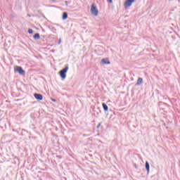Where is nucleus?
I'll return each instance as SVG.
<instances>
[{
	"label": "nucleus",
	"mask_w": 180,
	"mask_h": 180,
	"mask_svg": "<svg viewBox=\"0 0 180 180\" xmlns=\"http://www.w3.org/2000/svg\"><path fill=\"white\" fill-rule=\"evenodd\" d=\"M27 16H28L29 18H30L31 15H30V14H27Z\"/></svg>",
	"instance_id": "18"
},
{
	"label": "nucleus",
	"mask_w": 180,
	"mask_h": 180,
	"mask_svg": "<svg viewBox=\"0 0 180 180\" xmlns=\"http://www.w3.org/2000/svg\"><path fill=\"white\" fill-rule=\"evenodd\" d=\"M53 102H56V100L53 99Z\"/></svg>",
	"instance_id": "19"
},
{
	"label": "nucleus",
	"mask_w": 180,
	"mask_h": 180,
	"mask_svg": "<svg viewBox=\"0 0 180 180\" xmlns=\"http://www.w3.org/2000/svg\"><path fill=\"white\" fill-rule=\"evenodd\" d=\"M34 96L35 99H37V101H43V95H41L40 94L35 93L34 94Z\"/></svg>",
	"instance_id": "5"
},
{
	"label": "nucleus",
	"mask_w": 180,
	"mask_h": 180,
	"mask_svg": "<svg viewBox=\"0 0 180 180\" xmlns=\"http://www.w3.org/2000/svg\"><path fill=\"white\" fill-rule=\"evenodd\" d=\"M143 84V78L139 77L136 85L140 86Z\"/></svg>",
	"instance_id": "10"
},
{
	"label": "nucleus",
	"mask_w": 180,
	"mask_h": 180,
	"mask_svg": "<svg viewBox=\"0 0 180 180\" xmlns=\"http://www.w3.org/2000/svg\"><path fill=\"white\" fill-rule=\"evenodd\" d=\"M102 106H103V109L105 112H108L109 110V107H108V105H106V103H103Z\"/></svg>",
	"instance_id": "7"
},
{
	"label": "nucleus",
	"mask_w": 180,
	"mask_h": 180,
	"mask_svg": "<svg viewBox=\"0 0 180 180\" xmlns=\"http://www.w3.org/2000/svg\"><path fill=\"white\" fill-rule=\"evenodd\" d=\"M34 39L35 40H39V39H40V34H39V33L35 34L34 35Z\"/></svg>",
	"instance_id": "11"
},
{
	"label": "nucleus",
	"mask_w": 180,
	"mask_h": 180,
	"mask_svg": "<svg viewBox=\"0 0 180 180\" xmlns=\"http://www.w3.org/2000/svg\"><path fill=\"white\" fill-rule=\"evenodd\" d=\"M145 167H146V169L148 174H149L150 173V163H148V162L146 161L145 163Z\"/></svg>",
	"instance_id": "8"
},
{
	"label": "nucleus",
	"mask_w": 180,
	"mask_h": 180,
	"mask_svg": "<svg viewBox=\"0 0 180 180\" xmlns=\"http://www.w3.org/2000/svg\"><path fill=\"white\" fill-rule=\"evenodd\" d=\"M56 157H57V158H62V157L60 155H56Z\"/></svg>",
	"instance_id": "17"
},
{
	"label": "nucleus",
	"mask_w": 180,
	"mask_h": 180,
	"mask_svg": "<svg viewBox=\"0 0 180 180\" xmlns=\"http://www.w3.org/2000/svg\"><path fill=\"white\" fill-rule=\"evenodd\" d=\"M99 127H101V124H98L97 126V129H99Z\"/></svg>",
	"instance_id": "16"
},
{
	"label": "nucleus",
	"mask_w": 180,
	"mask_h": 180,
	"mask_svg": "<svg viewBox=\"0 0 180 180\" xmlns=\"http://www.w3.org/2000/svg\"><path fill=\"white\" fill-rule=\"evenodd\" d=\"M58 44H61V39H59Z\"/></svg>",
	"instance_id": "14"
},
{
	"label": "nucleus",
	"mask_w": 180,
	"mask_h": 180,
	"mask_svg": "<svg viewBox=\"0 0 180 180\" xmlns=\"http://www.w3.org/2000/svg\"><path fill=\"white\" fill-rule=\"evenodd\" d=\"M101 63L102 64H105V65H109L110 64V61H109V60H108V58H103L101 60Z\"/></svg>",
	"instance_id": "6"
},
{
	"label": "nucleus",
	"mask_w": 180,
	"mask_h": 180,
	"mask_svg": "<svg viewBox=\"0 0 180 180\" xmlns=\"http://www.w3.org/2000/svg\"><path fill=\"white\" fill-rule=\"evenodd\" d=\"M13 131H15V129H13Z\"/></svg>",
	"instance_id": "20"
},
{
	"label": "nucleus",
	"mask_w": 180,
	"mask_h": 180,
	"mask_svg": "<svg viewBox=\"0 0 180 180\" xmlns=\"http://www.w3.org/2000/svg\"><path fill=\"white\" fill-rule=\"evenodd\" d=\"M90 12L94 16H98V14L99 13L98 8H96V6L95 4L91 5Z\"/></svg>",
	"instance_id": "2"
},
{
	"label": "nucleus",
	"mask_w": 180,
	"mask_h": 180,
	"mask_svg": "<svg viewBox=\"0 0 180 180\" xmlns=\"http://www.w3.org/2000/svg\"><path fill=\"white\" fill-rule=\"evenodd\" d=\"M28 33H29L30 34H33V30L29 29V30H28Z\"/></svg>",
	"instance_id": "12"
},
{
	"label": "nucleus",
	"mask_w": 180,
	"mask_h": 180,
	"mask_svg": "<svg viewBox=\"0 0 180 180\" xmlns=\"http://www.w3.org/2000/svg\"><path fill=\"white\" fill-rule=\"evenodd\" d=\"M65 6H68V1H65Z\"/></svg>",
	"instance_id": "13"
},
{
	"label": "nucleus",
	"mask_w": 180,
	"mask_h": 180,
	"mask_svg": "<svg viewBox=\"0 0 180 180\" xmlns=\"http://www.w3.org/2000/svg\"><path fill=\"white\" fill-rule=\"evenodd\" d=\"M62 19L63 20L68 19V13L67 12H63Z\"/></svg>",
	"instance_id": "9"
},
{
	"label": "nucleus",
	"mask_w": 180,
	"mask_h": 180,
	"mask_svg": "<svg viewBox=\"0 0 180 180\" xmlns=\"http://www.w3.org/2000/svg\"><path fill=\"white\" fill-rule=\"evenodd\" d=\"M110 4H112L113 2V0H107Z\"/></svg>",
	"instance_id": "15"
},
{
	"label": "nucleus",
	"mask_w": 180,
	"mask_h": 180,
	"mask_svg": "<svg viewBox=\"0 0 180 180\" xmlns=\"http://www.w3.org/2000/svg\"><path fill=\"white\" fill-rule=\"evenodd\" d=\"M134 2V0H126L124 2V6H127V7L131 6Z\"/></svg>",
	"instance_id": "4"
},
{
	"label": "nucleus",
	"mask_w": 180,
	"mask_h": 180,
	"mask_svg": "<svg viewBox=\"0 0 180 180\" xmlns=\"http://www.w3.org/2000/svg\"><path fill=\"white\" fill-rule=\"evenodd\" d=\"M68 65H66L65 68L59 72V75L62 79H65V78H67V72H68Z\"/></svg>",
	"instance_id": "1"
},
{
	"label": "nucleus",
	"mask_w": 180,
	"mask_h": 180,
	"mask_svg": "<svg viewBox=\"0 0 180 180\" xmlns=\"http://www.w3.org/2000/svg\"><path fill=\"white\" fill-rule=\"evenodd\" d=\"M14 71H15V72H18V74H20V75H25V74H26V72H25L23 70V68L20 66H16L14 68Z\"/></svg>",
	"instance_id": "3"
}]
</instances>
